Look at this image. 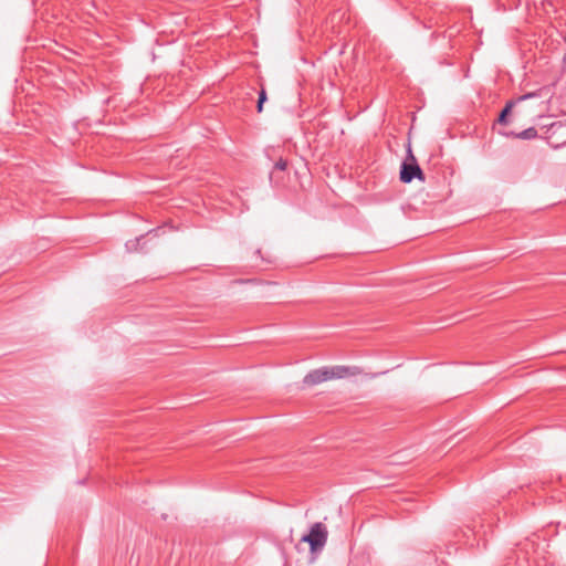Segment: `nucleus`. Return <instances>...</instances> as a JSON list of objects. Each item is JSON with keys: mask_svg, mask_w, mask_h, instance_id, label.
<instances>
[{"mask_svg": "<svg viewBox=\"0 0 566 566\" xmlns=\"http://www.w3.org/2000/svg\"><path fill=\"white\" fill-rule=\"evenodd\" d=\"M327 537L328 532L326 526L323 523L317 522L311 526L310 533L305 534L301 538V542L308 543L311 552L315 553L316 551H321L325 546Z\"/></svg>", "mask_w": 566, "mask_h": 566, "instance_id": "1", "label": "nucleus"}, {"mask_svg": "<svg viewBox=\"0 0 566 566\" xmlns=\"http://www.w3.org/2000/svg\"><path fill=\"white\" fill-rule=\"evenodd\" d=\"M321 375L325 381L332 379H343L348 377H355L361 374V369L359 367L353 366H332V367H322L319 368Z\"/></svg>", "mask_w": 566, "mask_h": 566, "instance_id": "2", "label": "nucleus"}, {"mask_svg": "<svg viewBox=\"0 0 566 566\" xmlns=\"http://www.w3.org/2000/svg\"><path fill=\"white\" fill-rule=\"evenodd\" d=\"M409 157L412 163L405 161L401 165L400 169V180L405 184L411 182L413 178H418L420 180L424 179L423 172L419 165L416 163V158L411 154V149L408 150Z\"/></svg>", "mask_w": 566, "mask_h": 566, "instance_id": "3", "label": "nucleus"}, {"mask_svg": "<svg viewBox=\"0 0 566 566\" xmlns=\"http://www.w3.org/2000/svg\"><path fill=\"white\" fill-rule=\"evenodd\" d=\"M324 381L325 380L323 378V375H321L319 368L310 371L303 379V382L306 386H315Z\"/></svg>", "mask_w": 566, "mask_h": 566, "instance_id": "4", "label": "nucleus"}, {"mask_svg": "<svg viewBox=\"0 0 566 566\" xmlns=\"http://www.w3.org/2000/svg\"><path fill=\"white\" fill-rule=\"evenodd\" d=\"M505 136H511L518 139H534L537 137V130L534 127H528L520 133H506Z\"/></svg>", "mask_w": 566, "mask_h": 566, "instance_id": "5", "label": "nucleus"}, {"mask_svg": "<svg viewBox=\"0 0 566 566\" xmlns=\"http://www.w3.org/2000/svg\"><path fill=\"white\" fill-rule=\"evenodd\" d=\"M513 106V102H510L506 104V106L502 109V112L500 113V116L497 118V122L502 125H505L507 124V114L511 112V108Z\"/></svg>", "mask_w": 566, "mask_h": 566, "instance_id": "6", "label": "nucleus"}, {"mask_svg": "<svg viewBox=\"0 0 566 566\" xmlns=\"http://www.w3.org/2000/svg\"><path fill=\"white\" fill-rule=\"evenodd\" d=\"M266 98H268L266 92L264 88H262L259 93V99H258V105H256L258 113H261L263 111V104L266 101Z\"/></svg>", "mask_w": 566, "mask_h": 566, "instance_id": "7", "label": "nucleus"}, {"mask_svg": "<svg viewBox=\"0 0 566 566\" xmlns=\"http://www.w3.org/2000/svg\"><path fill=\"white\" fill-rule=\"evenodd\" d=\"M275 169H279V170H285L286 167H287V161L284 160V159H279L276 163H275Z\"/></svg>", "mask_w": 566, "mask_h": 566, "instance_id": "8", "label": "nucleus"}, {"mask_svg": "<svg viewBox=\"0 0 566 566\" xmlns=\"http://www.w3.org/2000/svg\"><path fill=\"white\" fill-rule=\"evenodd\" d=\"M533 96H535V94H533V93H528V94H525V95L521 96V97H520V99H521V101H524V99L531 98V97H533Z\"/></svg>", "mask_w": 566, "mask_h": 566, "instance_id": "9", "label": "nucleus"}]
</instances>
